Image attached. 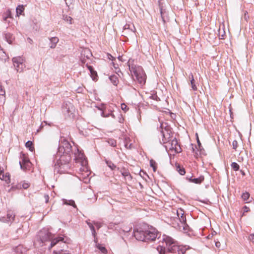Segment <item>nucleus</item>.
I'll return each instance as SVG.
<instances>
[{
  "instance_id": "nucleus-1",
  "label": "nucleus",
  "mask_w": 254,
  "mask_h": 254,
  "mask_svg": "<svg viewBox=\"0 0 254 254\" xmlns=\"http://www.w3.org/2000/svg\"><path fill=\"white\" fill-rule=\"evenodd\" d=\"M72 154V146L64 138L60 140L56 157H60L55 165V172L60 174L68 173L70 170L69 162Z\"/></svg>"
},
{
  "instance_id": "nucleus-2",
  "label": "nucleus",
  "mask_w": 254,
  "mask_h": 254,
  "mask_svg": "<svg viewBox=\"0 0 254 254\" xmlns=\"http://www.w3.org/2000/svg\"><path fill=\"white\" fill-rule=\"evenodd\" d=\"M159 246L157 248L159 254H166V253L171 254H185L187 249L180 248L177 242L170 236L161 235L158 236ZM189 249L188 247V249Z\"/></svg>"
},
{
  "instance_id": "nucleus-3",
  "label": "nucleus",
  "mask_w": 254,
  "mask_h": 254,
  "mask_svg": "<svg viewBox=\"0 0 254 254\" xmlns=\"http://www.w3.org/2000/svg\"><path fill=\"white\" fill-rule=\"evenodd\" d=\"M161 235L156 229L151 227L148 230H143L141 227L134 229L133 235L136 240L144 242H153Z\"/></svg>"
},
{
  "instance_id": "nucleus-4",
  "label": "nucleus",
  "mask_w": 254,
  "mask_h": 254,
  "mask_svg": "<svg viewBox=\"0 0 254 254\" xmlns=\"http://www.w3.org/2000/svg\"><path fill=\"white\" fill-rule=\"evenodd\" d=\"M173 213L177 216L171 217L170 224L172 225L173 227H176L178 226V222L180 221L182 225L184 233L190 236V226L186 222L184 211L181 208L179 209H173Z\"/></svg>"
},
{
  "instance_id": "nucleus-5",
  "label": "nucleus",
  "mask_w": 254,
  "mask_h": 254,
  "mask_svg": "<svg viewBox=\"0 0 254 254\" xmlns=\"http://www.w3.org/2000/svg\"><path fill=\"white\" fill-rule=\"evenodd\" d=\"M39 237L42 243L50 241V248L53 247L57 244H59L61 247L63 248L66 245L64 242V238L62 237L54 238V235L47 229H43L39 232Z\"/></svg>"
},
{
  "instance_id": "nucleus-6",
  "label": "nucleus",
  "mask_w": 254,
  "mask_h": 254,
  "mask_svg": "<svg viewBox=\"0 0 254 254\" xmlns=\"http://www.w3.org/2000/svg\"><path fill=\"white\" fill-rule=\"evenodd\" d=\"M160 131L162 139H160L161 144H164L170 141V140L174 138L175 132L173 131L172 128L167 123H161Z\"/></svg>"
},
{
  "instance_id": "nucleus-7",
  "label": "nucleus",
  "mask_w": 254,
  "mask_h": 254,
  "mask_svg": "<svg viewBox=\"0 0 254 254\" xmlns=\"http://www.w3.org/2000/svg\"><path fill=\"white\" fill-rule=\"evenodd\" d=\"M133 73L135 76L136 80L140 85L142 86L145 84L146 83V75L141 66L138 67V69L136 70H135V71Z\"/></svg>"
},
{
  "instance_id": "nucleus-8",
  "label": "nucleus",
  "mask_w": 254,
  "mask_h": 254,
  "mask_svg": "<svg viewBox=\"0 0 254 254\" xmlns=\"http://www.w3.org/2000/svg\"><path fill=\"white\" fill-rule=\"evenodd\" d=\"M12 61L17 71L22 72L26 67L24 59L21 57H16L13 58Z\"/></svg>"
},
{
  "instance_id": "nucleus-9",
  "label": "nucleus",
  "mask_w": 254,
  "mask_h": 254,
  "mask_svg": "<svg viewBox=\"0 0 254 254\" xmlns=\"http://www.w3.org/2000/svg\"><path fill=\"white\" fill-rule=\"evenodd\" d=\"M164 146L166 149H169L171 150H174L176 153L180 152L181 147L178 144V142L176 137L171 139L170 141L164 144Z\"/></svg>"
},
{
  "instance_id": "nucleus-10",
  "label": "nucleus",
  "mask_w": 254,
  "mask_h": 254,
  "mask_svg": "<svg viewBox=\"0 0 254 254\" xmlns=\"http://www.w3.org/2000/svg\"><path fill=\"white\" fill-rule=\"evenodd\" d=\"M74 107L73 104L69 102H64L62 106V112L67 117H70L73 114Z\"/></svg>"
},
{
  "instance_id": "nucleus-11",
  "label": "nucleus",
  "mask_w": 254,
  "mask_h": 254,
  "mask_svg": "<svg viewBox=\"0 0 254 254\" xmlns=\"http://www.w3.org/2000/svg\"><path fill=\"white\" fill-rule=\"evenodd\" d=\"M135 28L132 24H126L123 28V33L124 34L129 35L132 33H134Z\"/></svg>"
},
{
  "instance_id": "nucleus-12",
  "label": "nucleus",
  "mask_w": 254,
  "mask_h": 254,
  "mask_svg": "<svg viewBox=\"0 0 254 254\" xmlns=\"http://www.w3.org/2000/svg\"><path fill=\"white\" fill-rule=\"evenodd\" d=\"M127 64L128 66L129 70L131 73H133L135 70H137L138 67H140L141 66L137 65L134 64V60L130 59L128 62Z\"/></svg>"
},
{
  "instance_id": "nucleus-13",
  "label": "nucleus",
  "mask_w": 254,
  "mask_h": 254,
  "mask_svg": "<svg viewBox=\"0 0 254 254\" xmlns=\"http://www.w3.org/2000/svg\"><path fill=\"white\" fill-rule=\"evenodd\" d=\"M6 215H7L6 218L7 219V222H12L14 220L15 217V214L13 210H7Z\"/></svg>"
},
{
  "instance_id": "nucleus-14",
  "label": "nucleus",
  "mask_w": 254,
  "mask_h": 254,
  "mask_svg": "<svg viewBox=\"0 0 254 254\" xmlns=\"http://www.w3.org/2000/svg\"><path fill=\"white\" fill-rule=\"evenodd\" d=\"M120 172L123 176H124L125 178L127 177L128 180H132V176H131L129 171L126 168H122L120 170Z\"/></svg>"
},
{
  "instance_id": "nucleus-15",
  "label": "nucleus",
  "mask_w": 254,
  "mask_h": 254,
  "mask_svg": "<svg viewBox=\"0 0 254 254\" xmlns=\"http://www.w3.org/2000/svg\"><path fill=\"white\" fill-rule=\"evenodd\" d=\"M4 36L6 41L9 44H11L14 39V37L13 36V34L10 33H4Z\"/></svg>"
},
{
  "instance_id": "nucleus-16",
  "label": "nucleus",
  "mask_w": 254,
  "mask_h": 254,
  "mask_svg": "<svg viewBox=\"0 0 254 254\" xmlns=\"http://www.w3.org/2000/svg\"><path fill=\"white\" fill-rule=\"evenodd\" d=\"M49 40L50 41V47L51 49H54L59 41V38L57 37H53L49 38Z\"/></svg>"
},
{
  "instance_id": "nucleus-17",
  "label": "nucleus",
  "mask_w": 254,
  "mask_h": 254,
  "mask_svg": "<svg viewBox=\"0 0 254 254\" xmlns=\"http://www.w3.org/2000/svg\"><path fill=\"white\" fill-rule=\"evenodd\" d=\"M0 180L4 181L6 184L10 183V175L9 173H3L0 176Z\"/></svg>"
},
{
  "instance_id": "nucleus-18",
  "label": "nucleus",
  "mask_w": 254,
  "mask_h": 254,
  "mask_svg": "<svg viewBox=\"0 0 254 254\" xmlns=\"http://www.w3.org/2000/svg\"><path fill=\"white\" fill-rule=\"evenodd\" d=\"M109 79L111 82L113 83V84L115 86H117L119 81L118 76L117 75L113 74L109 76Z\"/></svg>"
},
{
  "instance_id": "nucleus-19",
  "label": "nucleus",
  "mask_w": 254,
  "mask_h": 254,
  "mask_svg": "<svg viewBox=\"0 0 254 254\" xmlns=\"http://www.w3.org/2000/svg\"><path fill=\"white\" fill-rule=\"evenodd\" d=\"M87 224L88 225V226H89V227L90 228L91 232H92V235L93 236H95V235L96 234V231H95V225L94 224V223H93V221H92V222H90V221L89 220H87L86 221Z\"/></svg>"
},
{
  "instance_id": "nucleus-20",
  "label": "nucleus",
  "mask_w": 254,
  "mask_h": 254,
  "mask_svg": "<svg viewBox=\"0 0 254 254\" xmlns=\"http://www.w3.org/2000/svg\"><path fill=\"white\" fill-rule=\"evenodd\" d=\"M243 200L245 201L246 203H249L251 201L250 199V194L248 192H244L241 196Z\"/></svg>"
},
{
  "instance_id": "nucleus-21",
  "label": "nucleus",
  "mask_w": 254,
  "mask_h": 254,
  "mask_svg": "<svg viewBox=\"0 0 254 254\" xmlns=\"http://www.w3.org/2000/svg\"><path fill=\"white\" fill-rule=\"evenodd\" d=\"M19 163L20 166V168L25 171L29 170L31 166L30 161L28 162V163H26L25 164H22L21 161H19Z\"/></svg>"
},
{
  "instance_id": "nucleus-22",
  "label": "nucleus",
  "mask_w": 254,
  "mask_h": 254,
  "mask_svg": "<svg viewBox=\"0 0 254 254\" xmlns=\"http://www.w3.org/2000/svg\"><path fill=\"white\" fill-rule=\"evenodd\" d=\"M105 162L107 165L111 169V170L113 171L117 168V166L115 165L112 161L105 159ZM117 169L119 170V168L118 167Z\"/></svg>"
},
{
  "instance_id": "nucleus-23",
  "label": "nucleus",
  "mask_w": 254,
  "mask_h": 254,
  "mask_svg": "<svg viewBox=\"0 0 254 254\" xmlns=\"http://www.w3.org/2000/svg\"><path fill=\"white\" fill-rule=\"evenodd\" d=\"M14 251L17 254H22L25 252V249L23 248V246L20 245L14 249Z\"/></svg>"
},
{
  "instance_id": "nucleus-24",
  "label": "nucleus",
  "mask_w": 254,
  "mask_h": 254,
  "mask_svg": "<svg viewBox=\"0 0 254 254\" xmlns=\"http://www.w3.org/2000/svg\"><path fill=\"white\" fill-rule=\"evenodd\" d=\"M5 92L4 88L3 87L0 85V100L2 102H4L5 99Z\"/></svg>"
},
{
  "instance_id": "nucleus-25",
  "label": "nucleus",
  "mask_w": 254,
  "mask_h": 254,
  "mask_svg": "<svg viewBox=\"0 0 254 254\" xmlns=\"http://www.w3.org/2000/svg\"><path fill=\"white\" fill-rule=\"evenodd\" d=\"M53 254H71L67 251L62 249H57L53 251Z\"/></svg>"
},
{
  "instance_id": "nucleus-26",
  "label": "nucleus",
  "mask_w": 254,
  "mask_h": 254,
  "mask_svg": "<svg viewBox=\"0 0 254 254\" xmlns=\"http://www.w3.org/2000/svg\"><path fill=\"white\" fill-rule=\"evenodd\" d=\"M204 180V177L200 176L198 178H193V176H191V182L195 183L196 184H201Z\"/></svg>"
},
{
  "instance_id": "nucleus-27",
  "label": "nucleus",
  "mask_w": 254,
  "mask_h": 254,
  "mask_svg": "<svg viewBox=\"0 0 254 254\" xmlns=\"http://www.w3.org/2000/svg\"><path fill=\"white\" fill-rule=\"evenodd\" d=\"M20 158L21 159L22 164H25L26 163H28L30 161L28 157L24 153H21Z\"/></svg>"
},
{
  "instance_id": "nucleus-28",
  "label": "nucleus",
  "mask_w": 254,
  "mask_h": 254,
  "mask_svg": "<svg viewBox=\"0 0 254 254\" xmlns=\"http://www.w3.org/2000/svg\"><path fill=\"white\" fill-rule=\"evenodd\" d=\"M25 146L31 152H33L34 150V145L31 141L28 140L25 143Z\"/></svg>"
},
{
  "instance_id": "nucleus-29",
  "label": "nucleus",
  "mask_w": 254,
  "mask_h": 254,
  "mask_svg": "<svg viewBox=\"0 0 254 254\" xmlns=\"http://www.w3.org/2000/svg\"><path fill=\"white\" fill-rule=\"evenodd\" d=\"M21 185V189H27L30 186V184L29 182L26 181H23L20 182Z\"/></svg>"
},
{
  "instance_id": "nucleus-30",
  "label": "nucleus",
  "mask_w": 254,
  "mask_h": 254,
  "mask_svg": "<svg viewBox=\"0 0 254 254\" xmlns=\"http://www.w3.org/2000/svg\"><path fill=\"white\" fill-rule=\"evenodd\" d=\"M20 189H21V185H20V183H18L15 185L14 183H13L12 184V186H11L10 189L9 190V191L15 190H20Z\"/></svg>"
},
{
  "instance_id": "nucleus-31",
  "label": "nucleus",
  "mask_w": 254,
  "mask_h": 254,
  "mask_svg": "<svg viewBox=\"0 0 254 254\" xmlns=\"http://www.w3.org/2000/svg\"><path fill=\"white\" fill-rule=\"evenodd\" d=\"M64 203L65 204L68 205L72 206L74 208H76V204L75 203V202L73 200H66V199H64Z\"/></svg>"
},
{
  "instance_id": "nucleus-32",
  "label": "nucleus",
  "mask_w": 254,
  "mask_h": 254,
  "mask_svg": "<svg viewBox=\"0 0 254 254\" xmlns=\"http://www.w3.org/2000/svg\"><path fill=\"white\" fill-rule=\"evenodd\" d=\"M106 141L110 146L112 147H115L117 145V141L113 138H109Z\"/></svg>"
},
{
  "instance_id": "nucleus-33",
  "label": "nucleus",
  "mask_w": 254,
  "mask_h": 254,
  "mask_svg": "<svg viewBox=\"0 0 254 254\" xmlns=\"http://www.w3.org/2000/svg\"><path fill=\"white\" fill-rule=\"evenodd\" d=\"M90 76L92 77L93 80L97 81L98 78L97 72L94 69L90 72Z\"/></svg>"
},
{
  "instance_id": "nucleus-34",
  "label": "nucleus",
  "mask_w": 254,
  "mask_h": 254,
  "mask_svg": "<svg viewBox=\"0 0 254 254\" xmlns=\"http://www.w3.org/2000/svg\"><path fill=\"white\" fill-rule=\"evenodd\" d=\"M150 166L153 168V172H156L157 170V163L154 160L151 159L150 160Z\"/></svg>"
},
{
  "instance_id": "nucleus-35",
  "label": "nucleus",
  "mask_w": 254,
  "mask_h": 254,
  "mask_svg": "<svg viewBox=\"0 0 254 254\" xmlns=\"http://www.w3.org/2000/svg\"><path fill=\"white\" fill-rule=\"evenodd\" d=\"M177 171L180 173L181 175H184L186 173L185 169L181 167L179 165L177 166Z\"/></svg>"
},
{
  "instance_id": "nucleus-36",
  "label": "nucleus",
  "mask_w": 254,
  "mask_h": 254,
  "mask_svg": "<svg viewBox=\"0 0 254 254\" xmlns=\"http://www.w3.org/2000/svg\"><path fill=\"white\" fill-rule=\"evenodd\" d=\"M24 10V7L23 5H18L16 8V11L17 14H21Z\"/></svg>"
},
{
  "instance_id": "nucleus-37",
  "label": "nucleus",
  "mask_w": 254,
  "mask_h": 254,
  "mask_svg": "<svg viewBox=\"0 0 254 254\" xmlns=\"http://www.w3.org/2000/svg\"><path fill=\"white\" fill-rule=\"evenodd\" d=\"M96 247L103 254H106L107 253V250L105 247L102 246L100 244H98L96 246Z\"/></svg>"
},
{
  "instance_id": "nucleus-38",
  "label": "nucleus",
  "mask_w": 254,
  "mask_h": 254,
  "mask_svg": "<svg viewBox=\"0 0 254 254\" xmlns=\"http://www.w3.org/2000/svg\"><path fill=\"white\" fill-rule=\"evenodd\" d=\"M63 19L64 20L68 22L69 24L72 23V18L70 16H67L66 15H64Z\"/></svg>"
},
{
  "instance_id": "nucleus-39",
  "label": "nucleus",
  "mask_w": 254,
  "mask_h": 254,
  "mask_svg": "<svg viewBox=\"0 0 254 254\" xmlns=\"http://www.w3.org/2000/svg\"><path fill=\"white\" fill-rule=\"evenodd\" d=\"M195 137H196V139L197 140V145H198V149H197L198 150L201 151V149H202V146H201L200 141V140L199 139L198 135L197 133H195Z\"/></svg>"
},
{
  "instance_id": "nucleus-40",
  "label": "nucleus",
  "mask_w": 254,
  "mask_h": 254,
  "mask_svg": "<svg viewBox=\"0 0 254 254\" xmlns=\"http://www.w3.org/2000/svg\"><path fill=\"white\" fill-rule=\"evenodd\" d=\"M84 56L86 57V58L89 59L90 57L92 56V53L89 50H85L84 51Z\"/></svg>"
},
{
  "instance_id": "nucleus-41",
  "label": "nucleus",
  "mask_w": 254,
  "mask_h": 254,
  "mask_svg": "<svg viewBox=\"0 0 254 254\" xmlns=\"http://www.w3.org/2000/svg\"><path fill=\"white\" fill-rule=\"evenodd\" d=\"M77 151L78 153V156H76V154L75 153H74L75 159H77V158L82 159L84 156L83 154L81 152H79L78 149H77Z\"/></svg>"
},
{
  "instance_id": "nucleus-42",
  "label": "nucleus",
  "mask_w": 254,
  "mask_h": 254,
  "mask_svg": "<svg viewBox=\"0 0 254 254\" xmlns=\"http://www.w3.org/2000/svg\"><path fill=\"white\" fill-rule=\"evenodd\" d=\"M231 167L234 171H238L239 169V165L236 162H233L231 164Z\"/></svg>"
},
{
  "instance_id": "nucleus-43",
  "label": "nucleus",
  "mask_w": 254,
  "mask_h": 254,
  "mask_svg": "<svg viewBox=\"0 0 254 254\" xmlns=\"http://www.w3.org/2000/svg\"><path fill=\"white\" fill-rule=\"evenodd\" d=\"M121 109L122 110L124 111L125 112H127L128 110V108L125 103H123L121 104Z\"/></svg>"
},
{
  "instance_id": "nucleus-44",
  "label": "nucleus",
  "mask_w": 254,
  "mask_h": 254,
  "mask_svg": "<svg viewBox=\"0 0 254 254\" xmlns=\"http://www.w3.org/2000/svg\"><path fill=\"white\" fill-rule=\"evenodd\" d=\"M232 146H233V148L234 150H236L238 146V143L237 141L234 140L232 142Z\"/></svg>"
},
{
  "instance_id": "nucleus-45",
  "label": "nucleus",
  "mask_w": 254,
  "mask_h": 254,
  "mask_svg": "<svg viewBox=\"0 0 254 254\" xmlns=\"http://www.w3.org/2000/svg\"><path fill=\"white\" fill-rule=\"evenodd\" d=\"M93 223H94V224L95 225V226H96V227L97 228V229L98 230H99L102 227L101 223H100L99 222H96V221H93Z\"/></svg>"
},
{
  "instance_id": "nucleus-46",
  "label": "nucleus",
  "mask_w": 254,
  "mask_h": 254,
  "mask_svg": "<svg viewBox=\"0 0 254 254\" xmlns=\"http://www.w3.org/2000/svg\"><path fill=\"white\" fill-rule=\"evenodd\" d=\"M249 240L254 243V234H251L249 236Z\"/></svg>"
},
{
  "instance_id": "nucleus-47",
  "label": "nucleus",
  "mask_w": 254,
  "mask_h": 254,
  "mask_svg": "<svg viewBox=\"0 0 254 254\" xmlns=\"http://www.w3.org/2000/svg\"><path fill=\"white\" fill-rule=\"evenodd\" d=\"M243 209L244 211L243 215L245 213L248 212L250 211V208L247 207V206H245Z\"/></svg>"
},
{
  "instance_id": "nucleus-48",
  "label": "nucleus",
  "mask_w": 254,
  "mask_h": 254,
  "mask_svg": "<svg viewBox=\"0 0 254 254\" xmlns=\"http://www.w3.org/2000/svg\"><path fill=\"white\" fill-rule=\"evenodd\" d=\"M44 198L45 199V202L47 203L49 202V200L50 198L49 195L46 194H44Z\"/></svg>"
},
{
  "instance_id": "nucleus-49",
  "label": "nucleus",
  "mask_w": 254,
  "mask_h": 254,
  "mask_svg": "<svg viewBox=\"0 0 254 254\" xmlns=\"http://www.w3.org/2000/svg\"><path fill=\"white\" fill-rule=\"evenodd\" d=\"M86 66L88 68L90 72L94 70L93 67L92 66L88 65V64H86Z\"/></svg>"
},
{
  "instance_id": "nucleus-50",
  "label": "nucleus",
  "mask_w": 254,
  "mask_h": 254,
  "mask_svg": "<svg viewBox=\"0 0 254 254\" xmlns=\"http://www.w3.org/2000/svg\"><path fill=\"white\" fill-rule=\"evenodd\" d=\"M7 219L6 217H2L1 218H0V222L8 223V222H7Z\"/></svg>"
},
{
  "instance_id": "nucleus-51",
  "label": "nucleus",
  "mask_w": 254,
  "mask_h": 254,
  "mask_svg": "<svg viewBox=\"0 0 254 254\" xmlns=\"http://www.w3.org/2000/svg\"><path fill=\"white\" fill-rule=\"evenodd\" d=\"M160 14H161V17H162V20L163 21L164 23H165V20L164 19V12L163 11L162 8H160Z\"/></svg>"
},
{
  "instance_id": "nucleus-52",
  "label": "nucleus",
  "mask_w": 254,
  "mask_h": 254,
  "mask_svg": "<svg viewBox=\"0 0 254 254\" xmlns=\"http://www.w3.org/2000/svg\"><path fill=\"white\" fill-rule=\"evenodd\" d=\"M94 237V242L96 244V246L98 244V239L97 237V233L95 235V236H93Z\"/></svg>"
},
{
  "instance_id": "nucleus-53",
  "label": "nucleus",
  "mask_w": 254,
  "mask_h": 254,
  "mask_svg": "<svg viewBox=\"0 0 254 254\" xmlns=\"http://www.w3.org/2000/svg\"><path fill=\"white\" fill-rule=\"evenodd\" d=\"M169 115L170 116V117L172 119H174L176 117V114L173 113H171L170 112H169Z\"/></svg>"
},
{
  "instance_id": "nucleus-54",
  "label": "nucleus",
  "mask_w": 254,
  "mask_h": 254,
  "mask_svg": "<svg viewBox=\"0 0 254 254\" xmlns=\"http://www.w3.org/2000/svg\"><path fill=\"white\" fill-rule=\"evenodd\" d=\"M80 61H81V64L82 65V64H85L86 63V60L85 58V57H83V58H81Z\"/></svg>"
},
{
  "instance_id": "nucleus-55",
  "label": "nucleus",
  "mask_w": 254,
  "mask_h": 254,
  "mask_svg": "<svg viewBox=\"0 0 254 254\" xmlns=\"http://www.w3.org/2000/svg\"><path fill=\"white\" fill-rule=\"evenodd\" d=\"M193 80V79H191V88L194 90H196L197 89V87L195 85H193V82L192 81Z\"/></svg>"
},
{
  "instance_id": "nucleus-56",
  "label": "nucleus",
  "mask_w": 254,
  "mask_h": 254,
  "mask_svg": "<svg viewBox=\"0 0 254 254\" xmlns=\"http://www.w3.org/2000/svg\"><path fill=\"white\" fill-rule=\"evenodd\" d=\"M139 175L141 177H143V176L142 175H145L146 176H148L147 174L145 172L143 171H142L141 170L140 172V173H139Z\"/></svg>"
},
{
  "instance_id": "nucleus-57",
  "label": "nucleus",
  "mask_w": 254,
  "mask_h": 254,
  "mask_svg": "<svg viewBox=\"0 0 254 254\" xmlns=\"http://www.w3.org/2000/svg\"><path fill=\"white\" fill-rule=\"evenodd\" d=\"M108 57L109 59H110L112 61L115 60V58L113 56H112L111 54H108Z\"/></svg>"
},
{
  "instance_id": "nucleus-58",
  "label": "nucleus",
  "mask_w": 254,
  "mask_h": 254,
  "mask_svg": "<svg viewBox=\"0 0 254 254\" xmlns=\"http://www.w3.org/2000/svg\"><path fill=\"white\" fill-rule=\"evenodd\" d=\"M112 64L114 67L116 69H118V64H115L114 62H112Z\"/></svg>"
},
{
  "instance_id": "nucleus-59",
  "label": "nucleus",
  "mask_w": 254,
  "mask_h": 254,
  "mask_svg": "<svg viewBox=\"0 0 254 254\" xmlns=\"http://www.w3.org/2000/svg\"><path fill=\"white\" fill-rule=\"evenodd\" d=\"M77 92L78 93H81L83 91V89L81 87H79L77 89Z\"/></svg>"
},
{
  "instance_id": "nucleus-60",
  "label": "nucleus",
  "mask_w": 254,
  "mask_h": 254,
  "mask_svg": "<svg viewBox=\"0 0 254 254\" xmlns=\"http://www.w3.org/2000/svg\"><path fill=\"white\" fill-rule=\"evenodd\" d=\"M116 73H117L118 75L120 76V75L118 73V72H121L120 69L118 67V69H116Z\"/></svg>"
},
{
  "instance_id": "nucleus-61",
  "label": "nucleus",
  "mask_w": 254,
  "mask_h": 254,
  "mask_svg": "<svg viewBox=\"0 0 254 254\" xmlns=\"http://www.w3.org/2000/svg\"><path fill=\"white\" fill-rule=\"evenodd\" d=\"M215 246L216 247L219 248L220 246V243L219 242H216Z\"/></svg>"
},
{
  "instance_id": "nucleus-62",
  "label": "nucleus",
  "mask_w": 254,
  "mask_h": 254,
  "mask_svg": "<svg viewBox=\"0 0 254 254\" xmlns=\"http://www.w3.org/2000/svg\"><path fill=\"white\" fill-rule=\"evenodd\" d=\"M27 40H28V42L30 43V44H32L33 42V40L30 38H28Z\"/></svg>"
},
{
  "instance_id": "nucleus-63",
  "label": "nucleus",
  "mask_w": 254,
  "mask_h": 254,
  "mask_svg": "<svg viewBox=\"0 0 254 254\" xmlns=\"http://www.w3.org/2000/svg\"><path fill=\"white\" fill-rule=\"evenodd\" d=\"M152 98L154 100H157V96L156 95H155V96L154 97L153 96H152Z\"/></svg>"
},
{
  "instance_id": "nucleus-64",
  "label": "nucleus",
  "mask_w": 254,
  "mask_h": 254,
  "mask_svg": "<svg viewBox=\"0 0 254 254\" xmlns=\"http://www.w3.org/2000/svg\"><path fill=\"white\" fill-rule=\"evenodd\" d=\"M247 14H248V12H247V11H246V12H245V18L246 19H247L246 16V15H247Z\"/></svg>"
}]
</instances>
